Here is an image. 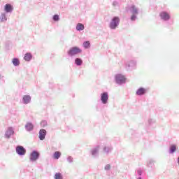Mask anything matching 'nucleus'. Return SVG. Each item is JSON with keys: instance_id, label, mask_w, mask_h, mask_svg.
I'll return each instance as SVG.
<instances>
[{"instance_id": "16", "label": "nucleus", "mask_w": 179, "mask_h": 179, "mask_svg": "<svg viewBox=\"0 0 179 179\" xmlns=\"http://www.w3.org/2000/svg\"><path fill=\"white\" fill-rule=\"evenodd\" d=\"M32 58V55L30 53L25 54L24 59L25 61H30Z\"/></svg>"}, {"instance_id": "21", "label": "nucleus", "mask_w": 179, "mask_h": 179, "mask_svg": "<svg viewBox=\"0 0 179 179\" xmlns=\"http://www.w3.org/2000/svg\"><path fill=\"white\" fill-rule=\"evenodd\" d=\"M170 150L171 152H175L176 151V145H171Z\"/></svg>"}, {"instance_id": "17", "label": "nucleus", "mask_w": 179, "mask_h": 179, "mask_svg": "<svg viewBox=\"0 0 179 179\" xmlns=\"http://www.w3.org/2000/svg\"><path fill=\"white\" fill-rule=\"evenodd\" d=\"M13 65H15V66H17L18 65H20V61L17 58H14L13 59Z\"/></svg>"}, {"instance_id": "6", "label": "nucleus", "mask_w": 179, "mask_h": 179, "mask_svg": "<svg viewBox=\"0 0 179 179\" xmlns=\"http://www.w3.org/2000/svg\"><path fill=\"white\" fill-rule=\"evenodd\" d=\"M159 16H161L162 19H164V20H169V19H170L171 16L169 15V13H168V12H161V13H159Z\"/></svg>"}, {"instance_id": "27", "label": "nucleus", "mask_w": 179, "mask_h": 179, "mask_svg": "<svg viewBox=\"0 0 179 179\" xmlns=\"http://www.w3.org/2000/svg\"><path fill=\"white\" fill-rule=\"evenodd\" d=\"M178 164H179V157H178Z\"/></svg>"}, {"instance_id": "15", "label": "nucleus", "mask_w": 179, "mask_h": 179, "mask_svg": "<svg viewBox=\"0 0 179 179\" xmlns=\"http://www.w3.org/2000/svg\"><path fill=\"white\" fill-rule=\"evenodd\" d=\"M25 128L27 129V130L30 131V130H33L34 126L32 123H27Z\"/></svg>"}, {"instance_id": "10", "label": "nucleus", "mask_w": 179, "mask_h": 179, "mask_svg": "<svg viewBox=\"0 0 179 179\" xmlns=\"http://www.w3.org/2000/svg\"><path fill=\"white\" fill-rule=\"evenodd\" d=\"M13 8L10 3H6L4 6V10L6 12H12Z\"/></svg>"}, {"instance_id": "18", "label": "nucleus", "mask_w": 179, "mask_h": 179, "mask_svg": "<svg viewBox=\"0 0 179 179\" xmlns=\"http://www.w3.org/2000/svg\"><path fill=\"white\" fill-rule=\"evenodd\" d=\"M75 63L76 65L80 66L83 64V61L82 59H80V58H76V59L75 60Z\"/></svg>"}, {"instance_id": "25", "label": "nucleus", "mask_w": 179, "mask_h": 179, "mask_svg": "<svg viewBox=\"0 0 179 179\" xmlns=\"http://www.w3.org/2000/svg\"><path fill=\"white\" fill-rule=\"evenodd\" d=\"M131 19V20H135V19H136V15L134 13H132Z\"/></svg>"}, {"instance_id": "7", "label": "nucleus", "mask_w": 179, "mask_h": 179, "mask_svg": "<svg viewBox=\"0 0 179 179\" xmlns=\"http://www.w3.org/2000/svg\"><path fill=\"white\" fill-rule=\"evenodd\" d=\"M39 157V154L36 151H34L30 155L31 161H36Z\"/></svg>"}, {"instance_id": "14", "label": "nucleus", "mask_w": 179, "mask_h": 179, "mask_svg": "<svg viewBox=\"0 0 179 179\" xmlns=\"http://www.w3.org/2000/svg\"><path fill=\"white\" fill-rule=\"evenodd\" d=\"M62 154L61 152H59V151H56L55 152V154L53 155V158H55V159H59V158H60Z\"/></svg>"}, {"instance_id": "4", "label": "nucleus", "mask_w": 179, "mask_h": 179, "mask_svg": "<svg viewBox=\"0 0 179 179\" xmlns=\"http://www.w3.org/2000/svg\"><path fill=\"white\" fill-rule=\"evenodd\" d=\"M16 152L19 154V155H24L26 154V150L22 145H18L16 148Z\"/></svg>"}, {"instance_id": "23", "label": "nucleus", "mask_w": 179, "mask_h": 179, "mask_svg": "<svg viewBox=\"0 0 179 179\" xmlns=\"http://www.w3.org/2000/svg\"><path fill=\"white\" fill-rule=\"evenodd\" d=\"M53 20H55V21L59 20V15H55L53 16Z\"/></svg>"}, {"instance_id": "19", "label": "nucleus", "mask_w": 179, "mask_h": 179, "mask_svg": "<svg viewBox=\"0 0 179 179\" xmlns=\"http://www.w3.org/2000/svg\"><path fill=\"white\" fill-rule=\"evenodd\" d=\"M90 45H91V44H90V41H85L83 43V46L85 48H90Z\"/></svg>"}, {"instance_id": "9", "label": "nucleus", "mask_w": 179, "mask_h": 179, "mask_svg": "<svg viewBox=\"0 0 179 179\" xmlns=\"http://www.w3.org/2000/svg\"><path fill=\"white\" fill-rule=\"evenodd\" d=\"M147 92L146 88H144L143 87H141L138 88L136 92L137 95H143Z\"/></svg>"}, {"instance_id": "20", "label": "nucleus", "mask_w": 179, "mask_h": 179, "mask_svg": "<svg viewBox=\"0 0 179 179\" xmlns=\"http://www.w3.org/2000/svg\"><path fill=\"white\" fill-rule=\"evenodd\" d=\"M11 134H13V131L8 130L6 133V136L8 137V138H9V137H10V136H11Z\"/></svg>"}, {"instance_id": "12", "label": "nucleus", "mask_w": 179, "mask_h": 179, "mask_svg": "<svg viewBox=\"0 0 179 179\" xmlns=\"http://www.w3.org/2000/svg\"><path fill=\"white\" fill-rule=\"evenodd\" d=\"M31 99V98L30 95H24L23 96V100L25 103H29V102H30Z\"/></svg>"}, {"instance_id": "5", "label": "nucleus", "mask_w": 179, "mask_h": 179, "mask_svg": "<svg viewBox=\"0 0 179 179\" xmlns=\"http://www.w3.org/2000/svg\"><path fill=\"white\" fill-rule=\"evenodd\" d=\"M101 99L103 103H107L108 99V92H103L101 94Z\"/></svg>"}, {"instance_id": "2", "label": "nucleus", "mask_w": 179, "mask_h": 179, "mask_svg": "<svg viewBox=\"0 0 179 179\" xmlns=\"http://www.w3.org/2000/svg\"><path fill=\"white\" fill-rule=\"evenodd\" d=\"M82 52V50L79 48L78 47H73L69 50L68 52L69 55L73 56V55H76V54H80Z\"/></svg>"}, {"instance_id": "22", "label": "nucleus", "mask_w": 179, "mask_h": 179, "mask_svg": "<svg viewBox=\"0 0 179 179\" xmlns=\"http://www.w3.org/2000/svg\"><path fill=\"white\" fill-rule=\"evenodd\" d=\"M55 178L56 179H62V176L61 175V173H56L55 176Z\"/></svg>"}, {"instance_id": "13", "label": "nucleus", "mask_w": 179, "mask_h": 179, "mask_svg": "<svg viewBox=\"0 0 179 179\" xmlns=\"http://www.w3.org/2000/svg\"><path fill=\"white\" fill-rule=\"evenodd\" d=\"M85 29V26L82 23H78L76 26V30L80 31V30H84Z\"/></svg>"}, {"instance_id": "24", "label": "nucleus", "mask_w": 179, "mask_h": 179, "mask_svg": "<svg viewBox=\"0 0 179 179\" xmlns=\"http://www.w3.org/2000/svg\"><path fill=\"white\" fill-rule=\"evenodd\" d=\"M7 20V17L6 15L3 13V15H1V21L3 22L4 20Z\"/></svg>"}, {"instance_id": "3", "label": "nucleus", "mask_w": 179, "mask_h": 179, "mask_svg": "<svg viewBox=\"0 0 179 179\" xmlns=\"http://www.w3.org/2000/svg\"><path fill=\"white\" fill-rule=\"evenodd\" d=\"M115 80L117 83L121 85V83H125L126 78L125 76H123V75H116Z\"/></svg>"}, {"instance_id": "11", "label": "nucleus", "mask_w": 179, "mask_h": 179, "mask_svg": "<svg viewBox=\"0 0 179 179\" xmlns=\"http://www.w3.org/2000/svg\"><path fill=\"white\" fill-rule=\"evenodd\" d=\"M131 10L132 13H134L135 15L138 13V10L135 5H131Z\"/></svg>"}, {"instance_id": "26", "label": "nucleus", "mask_w": 179, "mask_h": 179, "mask_svg": "<svg viewBox=\"0 0 179 179\" xmlns=\"http://www.w3.org/2000/svg\"><path fill=\"white\" fill-rule=\"evenodd\" d=\"M105 169L106 170L110 169V165H106V166H105Z\"/></svg>"}, {"instance_id": "8", "label": "nucleus", "mask_w": 179, "mask_h": 179, "mask_svg": "<svg viewBox=\"0 0 179 179\" xmlns=\"http://www.w3.org/2000/svg\"><path fill=\"white\" fill-rule=\"evenodd\" d=\"M46 130L45 129H41L39 131V138L40 140H44L46 136Z\"/></svg>"}, {"instance_id": "1", "label": "nucleus", "mask_w": 179, "mask_h": 179, "mask_svg": "<svg viewBox=\"0 0 179 179\" xmlns=\"http://www.w3.org/2000/svg\"><path fill=\"white\" fill-rule=\"evenodd\" d=\"M120 22V19L118 16H115L113 17L109 26L110 29H116L119 23Z\"/></svg>"}]
</instances>
